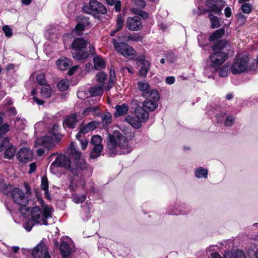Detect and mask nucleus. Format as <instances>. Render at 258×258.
<instances>
[{
    "label": "nucleus",
    "mask_w": 258,
    "mask_h": 258,
    "mask_svg": "<svg viewBox=\"0 0 258 258\" xmlns=\"http://www.w3.org/2000/svg\"><path fill=\"white\" fill-rule=\"evenodd\" d=\"M107 145V148L112 151L119 148L123 154L129 153L132 150L127 138L118 131H114L112 134L109 135Z\"/></svg>",
    "instance_id": "obj_1"
},
{
    "label": "nucleus",
    "mask_w": 258,
    "mask_h": 258,
    "mask_svg": "<svg viewBox=\"0 0 258 258\" xmlns=\"http://www.w3.org/2000/svg\"><path fill=\"white\" fill-rule=\"evenodd\" d=\"M227 44L226 41L221 40L216 42L212 46L213 52L210 56V59L214 67L221 65L228 58V54L222 51Z\"/></svg>",
    "instance_id": "obj_2"
},
{
    "label": "nucleus",
    "mask_w": 258,
    "mask_h": 258,
    "mask_svg": "<svg viewBox=\"0 0 258 258\" xmlns=\"http://www.w3.org/2000/svg\"><path fill=\"white\" fill-rule=\"evenodd\" d=\"M52 211V208L48 205L44 207L43 211L37 206L34 207L31 211L32 219L36 223L47 225V219L51 217Z\"/></svg>",
    "instance_id": "obj_3"
},
{
    "label": "nucleus",
    "mask_w": 258,
    "mask_h": 258,
    "mask_svg": "<svg viewBox=\"0 0 258 258\" xmlns=\"http://www.w3.org/2000/svg\"><path fill=\"white\" fill-rule=\"evenodd\" d=\"M87 46V42L83 39L78 38L75 39L72 44L74 49L72 52V55L74 58L77 60L84 59L88 57L89 53L87 52L83 51V49Z\"/></svg>",
    "instance_id": "obj_4"
},
{
    "label": "nucleus",
    "mask_w": 258,
    "mask_h": 258,
    "mask_svg": "<svg viewBox=\"0 0 258 258\" xmlns=\"http://www.w3.org/2000/svg\"><path fill=\"white\" fill-rule=\"evenodd\" d=\"M26 192L25 194L18 188H14L12 191V197L13 201L17 204L26 206L29 203L28 196L31 193V189L28 183H25Z\"/></svg>",
    "instance_id": "obj_5"
},
{
    "label": "nucleus",
    "mask_w": 258,
    "mask_h": 258,
    "mask_svg": "<svg viewBox=\"0 0 258 258\" xmlns=\"http://www.w3.org/2000/svg\"><path fill=\"white\" fill-rule=\"evenodd\" d=\"M82 11L86 14L93 15L98 14L104 15L107 13L106 8L96 0H91L88 5L83 7Z\"/></svg>",
    "instance_id": "obj_6"
},
{
    "label": "nucleus",
    "mask_w": 258,
    "mask_h": 258,
    "mask_svg": "<svg viewBox=\"0 0 258 258\" xmlns=\"http://www.w3.org/2000/svg\"><path fill=\"white\" fill-rule=\"evenodd\" d=\"M114 47L116 51L124 57H134L136 56L135 50L125 42H117L115 39H112Z\"/></svg>",
    "instance_id": "obj_7"
},
{
    "label": "nucleus",
    "mask_w": 258,
    "mask_h": 258,
    "mask_svg": "<svg viewBox=\"0 0 258 258\" xmlns=\"http://www.w3.org/2000/svg\"><path fill=\"white\" fill-rule=\"evenodd\" d=\"M248 60L246 58H237L231 67L233 75L240 74L245 72L247 68Z\"/></svg>",
    "instance_id": "obj_8"
},
{
    "label": "nucleus",
    "mask_w": 258,
    "mask_h": 258,
    "mask_svg": "<svg viewBox=\"0 0 258 258\" xmlns=\"http://www.w3.org/2000/svg\"><path fill=\"white\" fill-rule=\"evenodd\" d=\"M101 143L102 138L100 136L96 135L92 137L91 143L94 146V148L90 155L91 158L96 159L100 156L103 148Z\"/></svg>",
    "instance_id": "obj_9"
},
{
    "label": "nucleus",
    "mask_w": 258,
    "mask_h": 258,
    "mask_svg": "<svg viewBox=\"0 0 258 258\" xmlns=\"http://www.w3.org/2000/svg\"><path fill=\"white\" fill-rule=\"evenodd\" d=\"M32 255L34 258H51L47 246L42 242L39 243L33 248Z\"/></svg>",
    "instance_id": "obj_10"
},
{
    "label": "nucleus",
    "mask_w": 258,
    "mask_h": 258,
    "mask_svg": "<svg viewBox=\"0 0 258 258\" xmlns=\"http://www.w3.org/2000/svg\"><path fill=\"white\" fill-rule=\"evenodd\" d=\"M56 139V134L55 133L51 134L50 135H47L38 138L35 141V145L42 146L47 149H50L53 147L54 141Z\"/></svg>",
    "instance_id": "obj_11"
},
{
    "label": "nucleus",
    "mask_w": 258,
    "mask_h": 258,
    "mask_svg": "<svg viewBox=\"0 0 258 258\" xmlns=\"http://www.w3.org/2000/svg\"><path fill=\"white\" fill-rule=\"evenodd\" d=\"M127 27L131 31H138L142 29V20L139 16L130 17L127 20Z\"/></svg>",
    "instance_id": "obj_12"
},
{
    "label": "nucleus",
    "mask_w": 258,
    "mask_h": 258,
    "mask_svg": "<svg viewBox=\"0 0 258 258\" xmlns=\"http://www.w3.org/2000/svg\"><path fill=\"white\" fill-rule=\"evenodd\" d=\"M70 165L71 162L69 158L64 155H61L57 156L55 160L51 163L50 168V169H53L55 167L68 168Z\"/></svg>",
    "instance_id": "obj_13"
},
{
    "label": "nucleus",
    "mask_w": 258,
    "mask_h": 258,
    "mask_svg": "<svg viewBox=\"0 0 258 258\" xmlns=\"http://www.w3.org/2000/svg\"><path fill=\"white\" fill-rule=\"evenodd\" d=\"M18 160L22 163L31 161L33 158L32 151L27 148H21L16 154Z\"/></svg>",
    "instance_id": "obj_14"
},
{
    "label": "nucleus",
    "mask_w": 258,
    "mask_h": 258,
    "mask_svg": "<svg viewBox=\"0 0 258 258\" xmlns=\"http://www.w3.org/2000/svg\"><path fill=\"white\" fill-rule=\"evenodd\" d=\"M99 124L98 122L94 121L89 122L86 125H81L79 133L76 135L77 139L80 140V138L82 135L94 131L99 126Z\"/></svg>",
    "instance_id": "obj_15"
},
{
    "label": "nucleus",
    "mask_w": 258,
    "mask_h": 258,
    "mask_svg": "<svg viewBox=\"0 0 258 258\" xmlns=\"http://www.w3.org/2000/svg\"><path fill=\"white\" fill-rule=\"evenodd\" d=\"M224 258H246L244 252L241 250H238L235 252H227L224 254ZM211 258H222L220 255L217 253L214 252L211 254Z\"/></svg>",
    "instance_id": "obj_16"
},
{
    "label": "nucleus",
    "mask_w": 258,
    "mask_h": 258,
    "mask_svg": "<svg viewBox=\"0 0 258 258\" xmlns=\"http://www.w3.org/2000/svg\"><path fill=\"white\" fill-rule=\"evenodd\" d=\"M137 64L139 66L141 67L139 76L143 77H146L150 66L149 61L146 59H140L137 61Z\"/></svg>",
    "instance_id": "obj_17"
},
{
    "label": "nucleus",
    "mask_w": 258,
    "mask_h": 258,
    "mask_svg": "<svg viewBox=\"0 0 258 258\" xmlns=\"http://www.w3.org/2000/svg\"><path fill=\"white\" fill-rule=\"evenodd\" d=\"M135 114L141 122L146 121L149 118L148 111L143 106L137 108L135 110Z\"/></svg>",
    "instance_id": "obj_18"
},
{
    "label": "nucleus",
    "mask_w": 258,
    "mask_h": 258,
    "mask_svg": "<svg viewBox=\"0 0 258 258\" xmlns=\"http://www.w3.org/2000/svg\"><path fill=\"white\" fill-rule=\"evenodd\" d=\"M78 121L77 114H73L68 116L63 121V124L64 127L74 128Z\"/></svg>",
    "instance_id": "obj_19"
},
{
    "label": "nucleus",
    "mask_w": 258,
    "mask_h": 258,
    "mask_svg": "<svg viewBox=\"0 0 258 258\" xmlns=\"http://www.w3.org/2000/svg\"><path fill=\"white\" fill-rule=\"evenodd\" d=\"M142 96L145 98L147 100H152L155 101H158L160 99V96L158 92L156 90H150L148 92L142 94Z\"/></svg>",
    "instance_id": "obj_20"
},
{
    "label": "nucleus",
    "mask_w": 258,
    "mask_h": 258,
    "mask_svg": "<svg viewBox=\"0 0 258 258\" xmlns=\"http://www.w3.org/2000/svg\"><path fill=\"white\" fill-rule=\"evenodd\" d=\"M60 251L62 258H68L72 252V249L67 242L62 241L60 245Z\"/></svg>",
    "instance_id": "obj_21"
},
{
    "label": "nucleus",
    "mask_w": 258,
    "mask_h": 258,
    "mask_svg": "<svg viewBox=\"0 0 258 258\" xmlns=\"http://www.w3.org/2000/svg\"><path fill=\"white\" fill-rule=\"evenodd\" d=\"M56 64L60 70L63 71L72 65V62L69 58L62 57L56 62Z\"/></svg>",
    "instance_id": "obj_22"
},
{
    "label": "nucleus",
    "mask_w": 258,
    "mask_h": 258,
    "mask_svg": "<svg viewBox=\"0 0 258 258\" xmlns=\"http://www.w3.org/2000/svg\"><path fill=\"white\" fill-rule=\"evenodd\" d=\"M83 114L85 116L93 115L95 116H98L100 115V112L98 106H93L85 108Z\"/></svg>",
    "instance_id": "obj_23"
},
{
    "label": "nucleus",
    "mask_w": 258,
    "mask_h": 258,
    "mask_svg": "<svg viewBox=\"0 0 258 258\" xmlns=\"http://www.w3.org/2000/svg\"><path fill=\"white\" fill-rule=\"evenodd\" d=\"M116 112L115 113V116L118 117L125 114L128 111L129 106L125 104L121 105H117L115 107Z\"/></svg>",
    "instance_id": "obj_24"
},
{
    "label": "nucleus",
    "mask_w": 258,
    "mask_h": 258,
    "mask_svg": "<svg viewBox=\"0 0 258 258\" xmlns=\"http://www.w3.org/2000/svg\"><path fill=\"white\" fill-rule=\"evenodd\" d=\"M125 120L134 128H139L141 126V122L136 116L127 115Z\"/></svg>",
    "instance_id": "obj_25"
},
{
    "label": "nucleus",
    "mask_w": 258,
    "mask_h": 258,
    "mask_svg": "<svg viewBox=\"0 0 258 258\" xmlns=\"http://www.w3.org/2000/svg\"><path fill=\"white\" fill-rule=\"evenodd\" d=\"M158 101H155L152 100H145L143 103V106L147 110L149 111H154L158 107Z\"/></svg>",
    "instance_id": "obj_26"
},
{
    "label": "nucleus",
    "mask_w": 258,
    "mask_h": 258,
    "mask_svg": "<svg viewBox=\"0 0 258 258\" xmlns=\"http://www.w3.org/2000/svg\"><path fill=\"white\" fill-rule=\"evenodd\" d=\"M95 69L101 70L105 68V62L103 58L100 56H96L93 60Z\"/></svg>",
    "instance_id": "obj_27"
},
{
    "label": "nucleus",
    "mask_w": 258,
    "mask_h": 258,
    "mask_svg": "<svg viewBox=\"0 0 258 258\" xmlns=\"http://www.w3.org/2000/svg\"><path fill=\"white\" fill-rule=\"evenodd\" d=\"M89 24L88 19L85 18L83 19V22L79 23L75 28L74 32H75L77 35H79L82 34V31L85 29L86 26Z\"/></svg>",
    "instance_id": "obj_28"
},
{
    "label": "nucleus",
    "mask_w": 258,
    "mask_h": 258,
    "mask_svg": "<svg viewBox=\"0 0 258 258\" xmlns=\"http://www.w3.org/2000/svg\"><path fill=\"white\" fill-rule=\"evenodd\" d=\"M103 87L100 85H95L90 88V93L92 96H101L103 94Z\"/></svg>",
    "instance_id": "obj_29"
},
{
    "label": "nucleus",
    "mask_w": 258,
    "mask_h": 258,
    "mask_svg": "<svg viewBox=\"0 0 258 258\" xmlns=\"http://www.w3.org/2000/svg\"><path fill=\"white\" fill-rule=\"evenodd\" d=\"M16 151L17 150L15 146L13 145L10 146L5 152V158L8 159H12L15 155Z\"/></svg>",
    "instance_id": "obj_30"
},
{
    "label": "nucleus",
    "mask_w": 258,
    "mask_h": 258,
    "mask_svg": "<svg viewBox=\"0 0 258 258\" xmlns=\"http://www.w3.org/2000/svg\"><path fill=\"white\" fill-rule=\"evenodd\" d=\"M138 86L139 90L142 92V94L148 92L150 90V85L149 83L146 81L139 82Z\"/></svg>",
    "instance_id": "obj_31"
},
{
    "label": "nucleus",
    "mask_w": 258,
    "mask_h": 258,
    "mask_svg": "<svg viewBox=\"0 0 258 258\" xmlns=\"http://www.w3.org/2000/svg\"><path fill=\"white\" fill-rule=\"evenodd\" d=\"M225 33L224 29H219L217 30L214 33H213L209 37V40L214 41L220 38Z\"/></svg>",
    "instance_id": "obj_32"
},
{
    "label": "nucleus",
    "mask_w": 258,
    "mask_h": 258,
    "mask_svg": "<svg viewBox=\"0 0 258 258\" xmlns=\"http://www.w3.org/2000/svg\"><path fill=\"white\" fill-rule=\"evenodd\" d=\"M40 93L42 97L44 98H50L52 94V90L50 86L47 84V86L42 87Z\"/></svg>",
    "instance_id": "obj_33"
},
{
    "label": "nucleus",
    "mask_w": 258,
    "mask_h": 258,
    "mask_svg": "<svg viewBox=\"0 0 258 258\" xmlns=\"http://www.w3.org/2000/svg\"><path fill=\"white\" fill-rule=\"evenodd\" d=\"M208 7L210 8V10H205L203 12H200V14H204L209 11L213 12L217 14H219L221 13V11L223 8V5L219 6L216 5H212L211 6H209Z\"/></svg>",
    "instance_id": "obj_34"
},
{
    "label": "nucleus",
    "mask_w": 258,
    "mask_h": 258,
    "mask_svg": "<svg viewBox=\"0 0 258 258\" xmlns=\"http://www.w3.org/2000/svg\"><path fill=\"white\" fill-rule=\"evenodd\" d=\"M70 154L74 157L76 160L79 159L81 156V153L77 150L74 143H71L70 145Z\"/></svg>",
    "instance_id": "obj_35"
},
{
    "label": "nucleus",
    "mask_w": 258,
    "mask_h": 258,
    "mask_svg": "<svg viewBox=\"0 0 258 258\" xmlns=\"http://www.w3.org/2000/svg\"><path fill=\"white\" fill-rule=\"evenodd\" d=\"M208 175V170L202 167H200L195 171V175L198 178H207Z\"/></svg>",
    "instance_id": "obj_36"
},
{
    "label": "nucleus",
    "mask_w": 258,
    "mask_h": 258,
    "mask_svg": "<svg viewBox=\"0 0 258 258\" xmlns=\"http://www.w3.org/2000/svg\"><path fill=\"white\" fill-rule=\"evenodd\" d=\"M209 17L211 23V26L212 28H217L220 26V22L217 17L212 14H210L209 15Z\"/></svg>",
    "instance_id": "obj_37"
},
{
    "label": "nucleus",
    "mask_w": 258,
    "mask_h": 258,
    "mask_svg": "<svg viewBox=\"0 0 258 258\" xmlns=\"http://www.w3.org/2000/svg\"><path fill=\"white\" fill-rule=\"evenodd\" d=\"M107 78V75L104 72H100L96 75V80L99 85L104 86V82Z\"/></svg>",
    "instance_id": "obj_38"
},
{
    "label": "nucleus",
    "mask_w": 258,
    "mask_h": 258,
    "mask_svg": "<svg viewBox=\"0 0 258 258\" xmlns=\"http://www.w3.org/2000/svg\"><path fill=\"white\" fill-rule=\"evenodd\" d=\"M37 83L41 86H47V83L45 79V75L43 73H40L36 76Z\"/></svg>",
    "instance_id": "obj_39"
},
{
    "label": "nucleus",
    "mask_w": 258,
    "mask_h": 258,
    "mask_svg": "<svg viewBox=\"0 0 258 258\" xmlns=\"http://www.w3.org/2000/svg\"><path fill=\"white\" fill-rule=\"evenodd\" d=\"M57 86L60 91L67 90L69 87V82L68 80H62L57 84Z\"/></svg>",
    "instance_id": "obj_40"
},
{
    "label": "nucleus",
    "mask_w": 258,
    "mask_h": 258,
    "mask_svg": "<svg viewBox=\"0 0 258 258\" xmlns=\"http://www.w3.org/2000/svg\"><path fill=\"white\" fill-rule=\"evenodd\" d=\"M86 198V196L82 195H75L72 197L73 201L77 204L83 203Z\"/></svg>",
    "instance_id": "obj_41"
},
{
    "label": "nucleus",
    "mask_w": 258,
    "mask_h": 258,
    "mask_svg": "<svg viewBox=\"0 0 258 258\" xmlns=\"http://www.w3.org/2000/svg\"><path fill=\"white\" fill-rule=\"evenodd\" d=\"M41 185L42 189L45 191L46 194H47L48 189V181L47 177L45 175L43 176L41 178Z\"/></svg>",
    "instance_id": "obj_42"
},
{
    "label": "nucleus",
    "mask_w": 258,
    "mask_h": 258,
    "mask_svg": "<svg viewBox=\"0 0 258 258\" xmlns=\"http://www.w3.org/2000/svg\"><path fill=\"white\" fill-rule=\"evenodd\" d=\"M112 120V116L110 113H107L103 115L102 117V121L103 124L108 125L111 123Z\"/></svg>",
    "instance_id": "obj_43"
},
{
    "label": "nucleus",
    "mask_w": 258,
    "mask_h": 258,
    "mask_svg": "<svg viewBox=\"0 0 258 258\" xmlns=\"http://www.w3.org/2000/svg\"><path fill=\"white\" fill-rule=\"evenodd\" d=\"M252 5L249 3H245L241 7L242 12L245 14H249L252 10Z\"/></svg>",
    "instance_id": "obj_44"
},
{
    "label": "nucleus",
    "mask_w": 258,
    "mask_h": 258,
    "mask_svg": "<svg viewBox=\"0 0 258 258\" xmlns=\"http://www.w3.org/2000/svg\"><path fill=\"white\" fill-rule=\"evenodd\" d=\"M9 140L7 138L0 139V152L3 151L8 146Z\"/></svg>",
    "instance_id": "obj_45"
},
{
    "label": "nucleus",
    "mask_w": 258,
    "mask_h": 258,
    "mask_svg": "<svg viewBox=\"0 0 258 258\" xmlns=\"http://www.w3.org/2000/svg\"><path fill=\"white\" fill-rule=\"evenodd\" d=\"M132 3L139 9H143L146 5L144 0H132Z\"/></svg>",
    "instance_id": "obj_46"
},
{
    "label": "nucleus",
    "mask_w": 258,
    "mask_h": 258,
    "mask_svg": "<svg viewBox=\"0 0 258 258\" xmlns=\"http://www.w3.org/2000/svg\"><path fill=\"white\" fill-rule=\"evenodd\" d=\"M123 23L124 22L121 16L120 15H118L116 19V31H119L121 29L123 25Z\"/></svg>",
    "instance_id": "obj_47"
},
{
    "label": "nucleus",
    "mask_w": 258,
    "mask_h": 258,
    "mask_svg": "<svg viewBox=\"0 0 258 258\" xmlns=\"http://www.w3.org/2000/svg\"><path fill=\"white\" fill-rule=\"evenodd\" d=\"M132 12L139 14L142 18L146 19L148 17V14L145 12L139 10L138 9L133 8L132 9Z\"/></svg>",
    "instance_id": "obj_48"
},
{
    "label": "nucleus",
    "mask_w": 258,
    "mask_h": 258,
    "mask_svg": "<svg viewBox=\"0 0 258 258\" xmlns=\"http://www.w3.org/2000/svg\"><path fill=\"white\" fill-rule=\"evenodd\" d=\"M229 73V67L228 66H223L219 71V75L222 77H227Z\"/></svg>",
    "instance_id": "obj_49"
},
{
    "label": "nucleus",
    "mask_w": 258,
    "mask_h": 258,
    "mask_svg": "<svg viewBox=\"0 0 258 258\" xmlns=\"http://www.w3.org/2000/svg\"><path fill=\"white\" fill-rule=\"evenodd\" d=\"M9 131V125L4 124L0 127V136L4 135Z\"/></svg>",
    "instance_id": "obj_50"
},
{
    "label": "nucleus",
    "mask_w": 258,
    "mask_h": 258,
    "mask_svg": "<svg viewBox=\"0 0 258 258\" xmlns=\"http://www.w3.org/2000/svg\"><path fill=\"white\" fill-rule=\"evenodd\" d=\"M35 222L33 219L29 220L24 227L25 229L29 232L30 231L34 226Z\"/></svg>",
    "instance_id": "obj_51"
},
{
    "label": "nucleus",
    "mask_w": 258,
    "mask_h": 258,
    "mask_svg": "<svg viewBox=\"0 0 258 258\" xmlns=\"http://www.w3.org/2000/svg\"><path fill=\"white\" fill-rule=\"evenodd\" d=\"M3 30L5 32L6 36L8 37L11 36L12 35V29L8 26H4L3 27Z\"/></svg>",
    "instance_id": "obj_52"
},
{
    "label": "nucleus",
    "mask_w": 258,
    "mask_h": 258,
    "mask_svg": "<svg viewBox=\"0 0 258 258\" xmlns=\"http://www.w3.org/2000/svg\"><path fill=\"white\" fill-rule=\"evenodd\" d=\"M234 121V118L232 116H227L225 121V124L226 126H231L233 124Z\"/></svg>",
    "instance_id": "obj_53"
},
{
    "label": "nucleus",
    "mask_w": 258,
    "mask_h": 258,
    "mask_svg": "<svg viewBox=\"0 0 258 258\" xmlns=\"http://www.w3.org/2000/svg\"><path fill=\"white\" fill-rule=\"evenodd\" d=\"M36 93V90L35 89H34L32 90L31 93L33 96H34ZM33 99L35 102H36L38 105H42L44 103V101L42 100L38 99L37 97L34 96Z\"/></svg>",
    "instance_id": "obj_54"
},
{
    "label": "nucleus",
    "mask_w": 258,
    "mask_h": 258,
    "mask_svg": "<svg viewBox=\"0 0 258 258\" xmlns=\"http://www.w3.org/2000/svg\"><path fill=\"white\" fill-rule=\"evenodd\" d=\"M110 81L109 82L111 83H113L115 80L116 76L115 71L113 69H110Z\"/></svg>",
    "instance_id": "obj_55"
},
{
    "label": "nucleus",
    "mask_w": 258,
    "mask_h": 258,
    "mask_svg": "<svg viewBox=\"0 0 258 258\" xmlns=\"http://www.w3.org/2000/svg\"><path fill=\"white\" fill-rule=\"evenodd\" d=\"M225 118V113L224 112H221L220 114L216 115L217 121L218 122H221Z\"/></svg>",
    "instance_id": "obj_56"
},
{
    "label": "nucleus",
    "mask_w": 258,
    "mask_h": 258,
    "mask_svg": "<svg viewBox=\"0 0 258 258\" xmlns=\"http://www.w3.org/2000/svg\"><path fill=\"white\" fill-rule=\"evenodd\" d=\"M175 79L174 77H168L165 79V82L167 84L171 85L175 82Z\"/></svg>",
    "instance_id": "obj_57"
},
{
    "label": "nucleus",
    "mask_w": 258,
    "mask_h": 258,
    "mask_svg": "<svg viewBox=\"0 0 258 258\" xmlns=\"http://www.w3.org/2000/svg\"><path fill=\"white\" fill-rule=\"evenodd\" d=\"M36 163H32L29 165V170L28 171V173L29 174H31L34 172L36 170Z\"/></svg>",
    "instance_id": "obj_58"
},
{
    "label": "nucleus",
    "mask_w": 258,
    "mask_h": 258,
    "mask_svg": "<svg viewBox=\"0 0 258 258\" xmlns=\"http://www.w3.org/2000/svg\"><path fill=\"white\" fill-rule=\"evenodd\" d=\"M78 167L81 170L85 169L86 167H87L86 162L85 161H83V160L81 161L78 164Z\"/></svg>",
    "instance_id": "obj_59"
},
{
    "label": "nucleus",
    "mask_w": 258,
    "mask_h": 258,
    "mask_svg": "<svg viewBox=\"0 0 258 258\" xmlns=\"http://www.w3.org/2000/svg\"><path fill=\"white\" fill-rule=\"evenodd\" d=\"M224 13L226 17L229 18L231 16V9L229 7H226L225 9Z\"/></svg>",
    "instance_id": "obj_60"
},
{
    "label": "nucleus",
    "mask_w": 258,
    "mask_h": 258,
    "mask_svg": "<svg viewBox=\"0 0 258 258\" xmlns=\"http://www.w3.org/2000/svg\"><path fill=\"white\" fill-rule=\"evenodd\" d=\"M69 168H70V170L73 174L76 176L78 175V168L77 167L74 168L73 166H70Z\"/></svg>",
    "instance_id": "obj_61"
},
{
    "label": "nucleus",
    "mask_w": 258,
    "mask_h": 258,
    "mask_svg": "<svg viewBox=\"0 0 258 258\" xmlns=\"http://www.w3.org/2000/svg\"><path fill=\"white\" fill-rule=\"evenodd\" d=\"M88 145V141L86 140L81 141V147L82 149L85 150Z\"/></svg>",
    "instance_id": "obj_62"
},
{
    "label": "nucleus",
    "mask_w": 258,
    "mask_h": 258,
    "mask_svg": "<svg viewBox=\"0 0 258 258\" xmlns=\"http://www.w3.org/2000/svg\"><path fill=\"white\" fill-rule=\"evenodd\" d=\"M78 68V66H74L70 70H69V71L68 72V74L70 76L72 75Z\"/></svg>",
    "instance_id": "obj_63"
},
{
    "label": "nucleus",
    "mask_w": 258,
    "mask_h": 258,
    "mask_svg": "<svg viewBox=\"0 0 258 258\" xmlns=\"http://www.w3.org/2000/svg\"><path fill=\"white\" fill-rule=\"evenodd\" d=\"M115 9L116 12H119L121 10V5L119 1L115 3Z\"/></svg>",
    "instance_id": "obj_64"
}]
</instances>
